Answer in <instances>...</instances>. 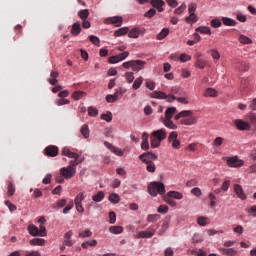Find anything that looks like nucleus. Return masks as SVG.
I'll use <instances>...</instances> for the list:
<instances>
[{"instance_id":"4be33fe9","label":"nucleus","mask_w":256,"mask_h":256,"mask_svg":"<svg viewBox=\"0 0 256 256\" xmlns=\"http://www.w3.org/2000/svg\"><path fill=\"white\" fill-rule=\"evenodd\" d=\"M177 113V108L176 107H169L165 111V118L164 119H173V115Z\"/></svg>"},{"instance_id":"09e8293b","label":"nucleus","mask_w":256,"mask_h":256,"mask_svg":"<svg viewBox=\"0 0 256 256\" xmlns=\"http://www.w3.org/2000/svg\"><path fill=\"white\" fill-rule=\"evenodd\" d=\"M78 16L82 21L87 20L89 17V10L88 9L81 10L80 12H78Z\"/></svg>"},{"instance_id":"58836bf2","label":"nucleus","mask_w":256,"mask_h":256,"mask_svg":"<svg viewBox=\"0 0 256 256\" xmlns=\"http://www.w3.org/2000/svg\"><path fill=\"white\" fill-rule=\"evenodd\" d=\"M168 197H170L171 199H183V195L181 194V192L177 191H169Z\"/></svg>"},{"instance_id":"c756f323","label":"nucleus","mask_w":256,"mask_h":256,"mask_svg":"<svg viewBox=\"0 0 256 256\" xmlns=\"http://www.w3.org/2000/svg\"><path fill=\"white\" fill-rule=\"evenodd\" d=\"M30 245H38L39 247H43V245H45V239L43 238H34L32 240H30Z\"/></svg>"},{"instance_id":"37998d69","label":"nucleus","mask_w":256,"mask_h":256,"mask_svg":"<svg viewBox=\"0 0 256 256\" xmlns=\"http://www.w3.org/2000/svg\"><path fill=\"white\" fill-rule=\"evenodd\" d=\"M85 95L86 93L84 91H75L72 94V98H74L75 101H79V99H83Z\"/></svg>"},{"instance_id":"7ed1b4c3","label":"nucleus","mask_w":256,"mask_h":256,"mask_svg":"<svg viewBox=\"0 0 256 256\" xmlns=\"http://www.w3.org/2000/svg\"><path fill=\"white\" fill-rule=\"evenodd\" d=\"M148 193L152 197H157V195H165V185L161 182H152L148 185Z\"/></svg>"},{"instance_id":"9b49d317","label":"nucleus","mask_w":256,"mask_h":256,"mask_svg":"<svg viewBox=\"0 0 256 256\" xmlns=\"http://www.w3.org/2000/svg\"><path fill=\"white\" fill-rule=\"evenodd\" d=\"M228 167H243V161L237 158V156L227 158Z\"/></svg>"},{"instance_id":"052dcab7","label":"nucleus","mask_w":256,"mask_h":256,"mask_svg":"<svg viewBox=\"0 0 256 256\" xmlns=\"http://www.w3.org/2000/svg\"><path fill=\"white\" fill-rule=\"evenodd\" d=\"M210 55L216 61H218V59H221V54H219V51H217L215 49L210 50Z\"/></svg>"},{"instance_id":"7c9ffc66","label":"nucleus","mask_w":256,"mask_h":256,"mask_svg":"<svg viewBox=\"0 0 256 256\" xmlns=\"http://www.w3.org/2000/svg\"><path fill=\"white\" fill-rule=\"evenodd\" d=\"M102 199H105V193L103 191H99L96 195L92 196V201L95 203H101Z\"/></svg>"},{"instance_id":"39448f33","label":"nucleus","mask_w":256,"mask_h":256,"mask_svg":"<svg viewBox=\"0 0 256 256\" xmlns=\"http://www.w3.org/2000/svg\"><path fill=\"white\" fill-rule=\"evenodd\" d=\"M129 57V51H124L118 55L111 56L108 59V63L115 64V63H120V61H125Z\"/></svg>"},{"instance_id":"e433bc0d","label":"nucleus","mask_w":256,"mask_h":256,"mask_svg":"<svg viewBox=\"0 0 256 256\" xmlns=\"http://www.w3.org/2000/svg\"><path fill=\"white\" fill-rule=\"evenodd\" d=\"M81 135H83L84 139H89V126L84 124L80 129Z\"/></svg>"},{"instance_id":"603ef678","label":"nucleus","mask_w":256,"mask_h":256,"mask_svg":"<svg viewBox=\"0 0 256 256\" xmlns=\"http://www.w3.org/2000/svg\"><path fill=\"white\" fill-rule=\"evenodd\" d=\"M84 200H85V194H84V193H79V194L76 196V198H75V200H74V203H75V205H80L81 202H83Z\"/></svg>"},{"instance_id":"49530a36","label":"nucleus","mask_w":256,"mask_h":256,"mask_svg":"<svg viewBox=\"0 0 256 256\" xmlns=\"http://www.w3.org/2000/svg\"><path fill=\"white\" fill-rule=\"evenodd\" d=\"M155 15H157V10H155V8H151L147 12H145L144 17H146L147 19H153Z\"/></svg>"},{"instance_id":"412c9836","label":"nucleus","mask_w":256,"mask_h":256,"mask_svg":"<svg viewBox=\"0 0 256 256\" xmlns=\"http://www.w3.org/2000/svg\"><path fill=\"white\" fill-rule=\"evenodd\" d=\"M238 41L239 43H242V45H253V40L243 34H240Z\"/></svg>"},{"instance_id":"a18cd8bd","label":"nucleus","mask_w":256,"mask_h":256,"mask_svg":"<svg viewBox=\"0 0 256 256\" xmlns=\"http://www.w3.org/2000/svg\"><path fill=\"white\" fill-rule=\"evenodd\" d=\"M167 35H169L168 28L162 29L161 32L157 35L158 41H163V39H165V37H167Z\"/></svg>"},{"instance_id":"dca6fc26","label":"nucleus","mask_w":256,"mask_h":256,"mask_svg":"<svg viewBox=\"0 0 256 256\" xmlns=\"http://www.w3.org/2000/svg\"><path fill=\"white\" fill-rule=\"evenodd\" d=\"M141 149H143V151H149V135H147L146 132L142 134Z\"/></svg>"},{"instance_id":"680f3d73","label":"nucleus","mask_w":256,"mask_h":256,"mask_svg":"<svg viewBox=\"0 0 256 256\" xmlns=\"http://www.w3.org/2000/svg\"><path fill=\"white\" fill-rule=\"evenodd\" d=\"M116 221H117V215L115 214V212L111 211L109 213V223L111 225H114V223H116Z\"/></svg>"},{"instance_id":"4468645a","label":"nucleus","mask_w":256,"mask_h":256,"mask_svg":"<svg viewBox=\"0 0 256 256\" xmlns=\"http://www.w3.org/2000/svg\"><path fill=\"white\" fill-rule=\"evenodd\" d=\"M234 192L236 193L237 197L242 201L247 199V195H245V191H243V187L239 184L234 185Z\"/></svg>"},{"instance_id":"393cba45","label":"nucleus","mask_w":256,"mask_h":256,"mask_svg":"<svg viewBox=\"0 0 256 256\" xmlns=\"http://www.w3.org/2000/svg\"><path fill=\"white\" fill-rule=\"evenodd\" d=\"M108 201H110V203H113V205H117V203L121 201V197L117 193H112L109 195Z\"/></svg>"},{"instance_id":"ea45409f","label":"nucleus","mask_w":256,"mask_h":256,"mask_svg":"<svg viewBox=\"0 0 256 256\" xmlns=\"http://www.w3.org/2000/svg\"><path fill=\"white\" fill-rule=\"evenodd\" d=\"M67 205L66 199L58 200L55 204L52 205L53 209H62V207H65Z\"/></svg>"},{"instance_id":"6e6d98bb","label":"nucleus","mask_w":256,"mask_h":256,"mask_svg":"<svg viewBox=\"0 0 256 256\" xmlns=\"http://www.w3.org/2000/svg\"><path fill=\"white\" fill-rule=\"evenodd\" d=\"M185 9H187V5H186L185 3H182V4L180 5V7H178V8L175 9L174 13H175L176 15H181V13H183V12L185 11Z\"/></svg>"},{"instance_id":"f03ea898","label":"nucleus","mask_w":256,"mask_h":256,"mask_svg":"<svg viewBox=\"0 0 256 256\" xmlns=\"http://www.w3.org/2000/svg\"><path fill=\"white\" fill-rule=\"evenodd\" d=\"M146 65L147 62L145 60H130L124 62L122 67H124V69H132L134 73H139V71H143V69H145Z\"/></svg>"},{"instance_id":"864d4df0","label":"nucleus","mask_w":256,"mask_h":256,"mask_svg":"<svg viewBox=\"0 0 256 256\" xmlns=\"http://www.w3.org/2000/svg\"><path fill=\"white\" fill-rule=\"evenodd\" d=\"M88 115L90 117H97V115H99V110H97V108H95V107H89L88 108Z\"/></svg>"},{"instance_id":"e2e57ef3","label":"nucleus","mask_w":256,"mask_h":256,"mask_svg":"<svg viewBox=\"0 0 256 256\" xmlns=\"http://www.w3.org/2000/svg\"><path fill=\"white\" fill-rule=\"evenodd\" d=\"M186 23H197V15L190 14L188 17H186Z\"/></svg>"},{"instance_id":"79ce46f5","label":"nucleus","mask_w":256,"mask_h":256,"mask_svg":"<svg viewBox=\"0 0 256 256\" xmlns=\"http://www.w3.org/2000/svg\"><path fill=\"white\" fill-rule=\"evenodd\" d=\"M141 85H143V78L142 76H139L133 83L132 88L134 89V91H137V89H139V87H141Z\"/></svg>"},{"instance_id":"0e129e2a","label":"nucleus","mask_w":256,"mask_h":256,"mask_svg":"<svg viewBox=\"0 0 256 256\" xmlns=\"http://www.w3.org/2000/svg\"><path fill=\"white\" fill-rule=\"evenodd\" d=\"M168 212H169V206H167V205H160L158 207V213H162L163 215H165Z\"/></svg>"},{"instance_id":"cd10ccee","label":"nucleus","mask_w":256,"mask_h":256,"mask_svg":"<svg viewBox=\"0 0 256 256\" xmlns=\"http://www.w3.org/2000/svg\"><path fill=\"white\" fill-rule=\"evenodd\" d=\"M162 122L167 127L168 129L176 130L177 129V124H174L171 119H163Z\"/></svg>"},{"instance_id":"aec40b11","label":"nucleus","mask_w":256,"mask_h":256,"mask_svg":"<svg viewBox=\"0 0 256 256\" xmlns=\"http://www.w3.org/2000/svg\"><path fill=\"white\" fill-rule=\"evenodd\" d=\"M222 23L226 25V27H235L237 25V21L229 17H222Z\"/></svg>"},{"instance_id":"ddd939ff","label":"nucleus","mask_w":256,"mask_h":256,"mask_svg":"<svg viewBox=\"0 0 256 256\" xmlns=\"http://www.w3.org/2000/svg\"><path fill=\"white\" fill-rule=\"evenodd\" d=\"M150 5H152V7L154 9H157L158 13H163L164 9H163V5H165V1L163 0H149Z\"/></svg>"},{"instance_id":"a878e982","label":"nucleus","mask_w":256,"mask_h":256,"mask_svg":"<svg viewBox=\"0 0 256 256\" xmlns=\"http://www.w3.org/2000/svg\"><path fill=\"white\" fill-rule=\"evenodd\" d=\"M197 33H201L202 35H211V28L207 26H199L196 28Z\"/></svg>"},{"instance_id":"338daca9","label":"nucleus","mask_w":256,"mask_h":256,"mask_svg":"<svg viewBox=\"0 0 256 256\" xmlns=\"http://www.w3.org/2000/svg\"><path fill=\"white\" fill-rule=\"evenodd\" d=\"M223 145V138L217 137L213 142V147H221Z\"/></svg>"},{"instance_id":"6ab92c4d","label":"nucleus","mask_w":256,"mask_h":256,"mask_svg":"<svg viewBox=\"0 0 256 256\" xmlns=\"http://www.w3.org/2000/svg\"><path fill=\"white\" fill-rule=\"evenodd\" d=\"M81 31H82L81 23L76 22L72 25L71 35H73L74 37H77V35H79Z\"/></svg>"},{"instance_id":"20e7f679","label":"nucleus","mask_w":256,"mask_h":256,"mask_svg":"<svg viewBox=\"0 0 256 256\" xmlns=\"http://www.w3.org/2000/svg\"><path fill=\"white\" fill-rule=\"evenodd\" d=\"M75 173H77V170L73 166H67L60 169V174L64 179H72V177H75Z\"/></svg>"},{"instance_id":"4d7b16f0","label":"nucleus","mask_w":256,"mask_h":256,"mask_svg":"<svg viewBox=\"0 0 256 256\" xmlns=\"http://www.w3.org/2000/svg\"><path fill=\"white\" fill-rule=\"evenodd\" d=\"M177 137H179V134L177 132L173 131L168 136V143H172L173 141H177Z\"/></svg>"},{"instance_id":"c9c22d12","label":"nucleus","mask_w":256,"mask_h":256,"mask_svg":"<svg viewBox=\"0 0 256 256\" xmlns=\"http://www.w3.org/2000/svg\"><path fill=\"white\" fill-rule=\"evenodd\" d=\"M167 229H169V220H164L162 228L158 231V235H165Z\"/></svg>"},{"instance_id":"bf43d9fd","label":"nucleus","mask_w":256,"mask_h":256,"mask_svg":"<svg viewBox=\"0 0 256 256\" xmlns=\"http://www.w3.org/2000/svg\"><path fill=\"white\" fill-rule=\"evenodd\" d=\"M208 197L210 199V207H215L217 205V202L215 201L217 199V196H215V194L213 193H210Z\"/></svg>"},{"instance_id":"f704fd0d","label":"nucleus","mask_w":256,"mask_h":256,"mask_svg":"<svg viewBox=\"0 0 256 256\" xmlns=\"http://www.w3.org/2000/svg\"><path fill=\"white\" fill-rule=\"evenodd\" d=\"M197 223L200 227H205L206 225H209V219L205 216H200L197 219Z\"/></svg>"},{"instance_id":"c03bdc74","label":"nucleus","mask_w":256,"mask_h":256,"mask_svg":"<svg viewBox=\"0 0 256 256\" xmlns=\"http://www.w3.org/2000/svg\"><path fill=\"white\" fill-rule=\"evenodd\" d=\"M101 119H103V121H106L107 123H111V121H113V113H111V111H108L107 113L101 115Z\"/></svg>"},{"instance_id":"6e6552de","label":"nucleus","mask_w":256,"mask_h":256,"mask_svg":"<svg viewBox=\"0 0 256 256\" xmlns=\"http://www.w3.org/2000/svg\"><path fill=\"white\" fill-rule=\"evenodd\" d=\"M155 228H153V226H151L149 228V231H140L137 234V239H151V237H153V235H155Z\"/></svg>"},{"instance_id":"9d476101","label":"nucleus","mask_w":256,"mask_h":256,"mask_svg":"<svg viewBox=\"0 0 256 256\" xmlns=\"http://www.w3.org/2000/svg\"><path fill=\"white\" fill-rule=\"evenodd\" d=\"M152 137H155L156 139L162 141H165L167 139V130L165 128L156 130L152 132Z\"/></svg>"},{"instance_id":"a19ab883","label":"nucleus","mask_w":256,"mask_h":256,"mask_svg":"<svg viewBox=\"0 0 256 256\" xmlns=\"http://www.w3.org/2000/svg\"><path fill=\"white\" fill-rule=\"evenodd\" d=\"M219 93L213 88H208L205 91V97H217Z\"/></svg>"},{"instance_id":"13d9d810","label":"nucleus","mask_w":256,"mask_h":256,"mask_svg":"<svg viewBox=\"0 0 256 256\" xmlns=\"http://www.w3.org/2000/svg\"><path fill=\"white\" fill-rule=\"evenodd\" d=\"M205 65H207V62L201 59H198L195 63V67L198 69H205Z\"/></svg>"},{"instance_id":"f3484780","label":"nucleus","mask_w":256,"mask_h":256,"mask_svg":"<svg viewBox=\"0 0 256 256\" xmlns=\"http://www.w3.org/2000/svg\"><path fill=\"white\" fill-rule=\"evenodd\" d=\"M219 251L221 255H227V256L237 255V250H235V248H220Z\"/></svg>"},{"instance_id":"b1692460","label":"nucleus","mask_w":256,"mask_h":256,"mask_svg":"<svg viewBox=\"0 0 256 256\" xmlns=\"http://www.w3.org/2000/svg\"><path fill=\"white\" fill-rule=\"evenodd\" d=\"M129 33V27H122L114 32V37H123Z\"/></svg>"},{"instance_id":"774afa93","label":"nucleus","mask_w":256,"mask_h":256,"mask_svg":"<svg viewBox=\"0 0 256 256\" xmlns=\"http://www.w3.org/2000/svg\"><path fill=\"white\" fill-rule=\"evenodd\" d=\"M89 41H91V43H93V45H99V43H100L99 37L94 36V35L89 36Z\"/></svg>"},{"instance_id":"8fccbe9b","label":"nucleus","mask_w":256,"mask_h":256,"mask_svg":"<svg viewBox=\"0 0 256 256\" xmlns=\"http://www.w3.org/2000/svg\"><path fill=\"white\" fill-rule=\"evenodd\" d=\"M75 160L70 161V165L68 167H77V165H80V163H83V158H80L79 156L77 158H74Z\"/></svg>"},{"instance_id":"72a5a7b5","label":"nucleus","mask_w":256,"mask_h":256,"mask_svg":"<svg viewBox=\"0 0 256 256\" xmlns=\"http://www.w3.org/2000/svg\"><path fill=\"white\" fill-rule=\"evenodd\" d=\"M110 233H113L114 235H120V233H123V227L122 226H111L109 228Z\"/></svg>"},{"instance_id":"0eeeda50","label":"nucleus","mask_w":256,"mask_h":256,"mask_svg":"<svg viewBox=\"0 0 256 256\" xmlns=\"http://www.w3.org/2000/svg\"><path fill=\"white\" fill-rule=\"evenodd\" d=\"M139 159L142 163H146V165H147L149 163H153V161H157V155H155L151 152H147V153L140 155Z\"/></svg>"},{"instance_id":"bb28decb","label":"nucleus","mask_w":256,"mask_h":256,"mask_svg":"<svg viewBox=\"0 0 256 256\" xmlns=\"http://www.w3.org/2000/svg\"><path fill=\"white\" fill-rule=\"evenodd\" d=\"M139 35H141V31L138 28H133L132 30L128 31V36L130 39H138Z\"/></svg>"},{"instance_id":"2eb2a0df","label":"nucleus","mask_w":256,"mask_h":256,"mask_svg":"<svg viewBox=\"0 0 256 256\" xmlns=\"http://www.w3.org/2000/svg\"><path fill=\"white\" fill-rule=\"evenodd\" d=\"M104 145L108 149H110V151H112V153H114L115 155H118V157H123V150L122 149L113 146V144H111L109 142H104Z\"/></svg>"},{"instance_id":"473e14b6","label":"nucleus","mask_w":256,"mask_h":256,"mask_svg":"<svg viewBox=\"0 0 256 256\" xmlns=\"http://www.w3.org/2000/svg\"><path fill=\"white\" fill-rule=\"evenodd\" d=\"M7 195H9V197H13V195H15V184L11 181L8 182Z\"/></svg>"},{"instance_id":"a211bd4d","label":"nucleus","mask_w":256,"mask_h":256,"mask_svg":"<svg viewBox=\"0 0 256 256\" xmlns=\"http://www.w3.org/2000/svg\"><path fill=\"white\" fill-rule=\"evenodd\" d=\"M62 155H64L65 157H69L70 159H77V157L79 156V154L71 152V150L67 147L62 149Z\"/></svg>"},{"instance_id":"423d86ee","label":"nucleus","mask_w":256,"mask_h":256,"mask_svg":"<svg viewBox=\"0 0 256 256\" xmlns=\"http://www.w3.org/2000/svg\"><path fill=\"white\" fill-rule=\"evenodd\" d=\"M105 25H115L121 27L123 25V18L121 16L109 17L104 20Z\"/></svg>"},{"instance_id":"c85d7f7f","label":"nucleus","mask_w":256,"mask_h":256,"mask_svg":"<svg viewBox=\"0 0 256 256\" xmlns=\"http://www.w3.org/2000/svg\"><path fill=\"white\" fill-rule=\"evenodd\" d=\"M151 97H153L154 99H167V94L161 91H154L151 93Z\"/></svg>"},{"instance_id":"2f4dec72","label":"nucleus","mask_w":256,"mask_h":256,"mask_svg":"<svg viewBox=\"0 0 256 256\" xmlns=\"http://www.w3.org/2000/svg\"><path fill=\"white\" fill-rule=\"evenodd\" d=\"M152 149H157V147H161V140L157 139L153 135H151V142H150Z\"/></svg>"},{"instance_id":"f257e3e1","label":"nucleus","mask_w":256,"mask_h":256,"mask_svg":"<svg viewBox=\"0 0 256 256\" xmlns=\"http://www.w3.org/2000/svg\"><path fill=\"white\" fill-rule=\"evenodd\" d=\"M179 119H181V125H195V123H197V118L193 117V111L191 110H183L179 112L175 116V120L179 121Z\"/></svg>"},{"instance_id":"5701e85b","label":"nucleus","mask_w":256,"mask_h":256,"mask_svg":"<svg viewBox=\"0 0 256 256\" xmlns=\"http://www.w3.org/2000/svg\"><path fill=\"white\" fill-rule=\"evenodd\" d=\"M29 234L32 235V237H39V228L33 224H30L28 226Z\"/></svg>"},{"instance_id":"f8f14e48","label":"nucleus","mask_w":256,"mask_h":256,"mask_svg":"<svg viewBox=\"0 0 256 256\" xmlns=\"http://www.w3.org/2000/svg\"><path fill=\"white\" fill-rule=\"evenodd\" d=\"M45 154L48 157H57L59 155V148L57 146L50 145L45 148Z\"/></svg>"},{"instance_id":"4c0bfd02","label":"nucleus","mask_w":256,"mask_h":256,"mask_svg":"<svg viewBox=\"0 0 256 256\" xmlns=\"http://www.w3.org/2000/svg\"><path fill=\"white\" fill-rule=\"evenodd\" d=\"M161 219V215L159 214H149L147 216L148 223H156V221H159Z\"/></svg>"},{"instance_id":"5fc2aeb1","label":"nucleus","mask_w":256,"mask_h":256,"mask_svg":"<svg viewBox=\"0 0 256 256\" xmlns=\"http://www.w3.org/2000/svg\"><path fill=\"white\" fill-rule=\"evenodd\" d=\"M125 79H126L127 83H133V81H135V76H134L133 72H126Z\"/></svg>"},{"instance_id":"3c124183","label":"nucleus","mask_w":256,"mask_h":256,"mask_svg":"<svg viewBox=\"0 0 256 256\" xmlns=\"http://www.w3.org/2000/svg\"><path fill=\"white\" fill-rule=\"evenodd\" d=\"M210 25L214 29H218V27H221V20L219 18H214L210 21Z\"/></svg>"},{"instance_id":"69168bd1","label":"nucleus","mask_w":256,"mask_h":256,"mask_svg":"<svg viewBox=\"0 0 256 256\" xmlns=\"http://www.w3.org/2000/svg\"><path fill=\"white\" fill-rule=\"evenodd\" d=\"M192 195H195V197H201L203 193L201 192V188L195 187L191 190Z\"/></svg>"},{"instance_id":"de8ad7c7","label":"nucleus","mask_w":256,"mask_h":256,"mask_svg":"<svg viewBox=\"0 0 256 256\" xmlns=\"http://www.w3.org/2000/svg\"><path fill=\"white\" fill-rule=\"evenodd\" d=\"M38 237H47V228L44 224H40L38 229Z\"/></svg>"},{"instance_id":"1a4fd4ad","label":"nucleus","mask_w":256,"mask_h":256,"mask_svg":"<svg viewBox=\"0 0 256 256\" xmlns=\"http://www.w3.org/2000/svg\"><path fill=\"white\" fill-rule=\"evenodd\" d=\"M234 124H235V127L238 129V131H249L251 129V126L249 125V123L241 119L235 120Z\"/></svg>"}]
</instances>
